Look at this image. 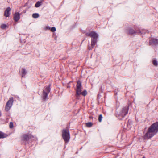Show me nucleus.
Here are the masks:
<instances>
[{"label":"nucleus","instance_id":"nucleus-1","mask_svg":"<svg viewBox=\"0 0 158 158\" xmlns=\"http://www.w3.org/2000/svg\"><path fill=\"white\" fill-rule=\"evenodd\" d=\"M158 132V122L152 124L148 128L147 132L144 135L143 138L144 140L151 138Z\"/></svg>","mask_w":158,"mask_h":158},{"label":"nucleus","instance_id":"nucleus-2","mask_svg":"<svg viewBox=\"0 0 158 158\" xmlns=\"http://www.w3.org/2000/svg\"><path fill=\"white\" fill-rule=\"evenodd\" d=\"M62 137L65 143L68 142L70 137L69 131L68 129H63L62 131Z\"/></svg>","mask_w":158,"mask_h":158},{"label":"nucleus","instance_id":"nucleus-3","mask_svg":"<svg viewBox=\"0 0 158 158\" xmlns=\"http://www.w3.org/2000/svg\"><path fill=\"white\" fill-rule=\"evenodd\" d=\"M128 108L127 107H125L123 108L122 110L118 113L117 116L120 119H122L128 113Z\"/></svg>","mask_w":158,"mask_h":158},{"label":"nucleus","instance_id":"nucleus-4","mask_svg":"<svg viewBox=\"0 0 158 158\" xmlns=\"http://www.w3.org/2000/svg\"><path fill=\"white\" fill-rule=\"evenodd\" d=\"M77 89L76 90V96L78 97L81 93V92L82 89V87L81 85V83L79 81L77 82L76 85Z\"/></svg>","mask_w":158,"mask_h":158},{"label":"nucleus","instance_id":"nucleus-5","mask_svg":"<svg viewBox=\"0 0 158 158\" xmlns=\"http://www.w3.org/2000/svg\"><path fill=\"white\" fill-rule=\"evenodd\" d=\"M13 101L14 98L13 97H11L9 98L6 105L5 110L6 111H8L10 109L13 105Z\"/></svg>","mask_w":158,"mask_h":158},{"label":"nucleus","instance_id":"nucleus-6","mask_svg":"<svg viewBox=\"0 0 158 158\" xmlns=\"http://www.w3.org/2000/svg\"><path fill=\"white\" fill-rule=\"evenodd\" d=\"M50 85L46 87L43 91V97L44 100H46L48 95L50 91Z\"/></svg>","mask_w":158,"mask_h":158},{"label":"nucleus","instance_id":"nucleus-7","mask_svg":"<svg viewBox=\"0 0 158 158\" xmlns=\"http://www.w3.org/2000/svg\"><path fill=\"white\" fill-rule=\"evenodd\" d=\"M86 34L87 36H89L93 38V39H96L98 37V35L94 31L91 32L90 33H87Z\"/></svg>","mask_w":158,"mask_h":158},{"label":"nucleus","instance_id":"nucleus-8","mask_svg":"<svg viewBox=\"0 0 158 158\" xmlns=\"http://www.w3.org/2000/svg\"><path fill=\"white\" fill-rule=\"evenodd\" d=\"M11 9L10 7H7L5 10L4 13V16L6 17H8L10 14Z\"/></svg>","mask_w":158,"mask_h":158},{"label":"nucleus","instance_id":"nucleus-9","mask_svg":"<svg viewBox=\"0 0 158 158\" xmlns=\"http://www.w3.org/2000/svg\"><path fill=\"white\" fill-rule=\"evenodd\" d=\"M150 45H156L158 44V40L156 39L151 38L149 41Z\"/></svg>","mask_w":158,"mask_h":158},{"label":"nucleus","instance_id":"nucleus-10","mask_svg":"<svg viewBox=\"0 0 158 158\" xmlns=\"http://www.w3.org/2000/svg\"><path fill=\"white\" fill-rule=\"evenodd\" d=\"M20 14L18 12H16L14 15L13 18L16 22H17L20 19Z\"/></svg>","mask_w":158,"mask_h":158},{"label":"nucleus","instance_id":"nucleus-11","mask_svg":"<svg viewBox=\"0 0 158 158\" xmlns=\"http://www.w3.org/2000/svg\"><path fill=\"white\" fill-rule=\"evenodd\" d=\"M97 42V39H92L91 40V47H89V49L91 50L95 46Z\"/></svg>","mask_w":158,"mask_h":158},{"label":"nucleus","instance_id":"nucleus-12","mask_svg":"<svg viewBox=\"0 0 158 158\" xmlns=\"http://www.w3.org/2000/svg\"><path fill=\"white\" fill-rule=\"evenodd\" d=\"M29 135H23V140L24 141H27L29 139Z\"/></svg>","mask_w":158,"mask_h":158},{"label":"nucleus","instance_id":"nucleus-13","mask_svg":"<svg viewBox=\"0 0 158 158\" xmlns=\"http://www.w3.org/2000/svg\"><path fill=\"white\" fill-rule=\"evenodd\" d=\"M42 1H38L36 3L35 5V7L36 8L39 7H40L41 5H42Z\"/></svg>","mask_w":158,"mask_h":158},{"label":"nucleus","instance_id":"nucleus-14","mask_svg":"<svg viewBox=\"0 0 158 158\" xmlns=\"http://www.w3.org/2000/svg\"><path fill=\"white\" fill-rule=\"evenodd\" d=\"M21 73L22 74V77H23V76H25L27 73L26 70L24 68L22 69Z\"/></svg>","mask_w":158,"mask_h":158},{"label":"nucleus","instance_id":"nucleus-15","mask_svg":"<svg viewBox=\"0 0 158 158\" xmlns=\"http://www.w3.org/2000/svg\"><path fill=\"white\" fill-rule=\"evenodd\" d=\"M6 137V135L0 131V139L5 138Z\"/></svg>","mask_w":158,"mask_h":158},{"label":"nucleus","instance_id":"nucleus-16","mask_svg":"<svg viewBox=\"0 0 158 158\" xmlns=\"http://www.w3.org/2000/svg\"><path fill=\"white\" fill-rule=\"evenodd\" d=\"M32 16L33 18H37L39 17V15L38 13H34L32 14Z\"/></svg>","mask_w":158,"mask_h":158},{"label":"nucleus","instance_id":"nucleus-17","mask_svg":"<svg viewBox=\"0 0 158 158\" xmlns=\"http://www.w3.org/2000/svg\"><path fill=\"white\" fill-rule=\"evenodd\" d=\"M135 32L133 29H131L129 30V33L131 34H133L135 33Z\"/></svg>","mask_w":158,"mask_h":158},{"label":"nucleus","instance_id":"nucleus-18","mask_svg":"<svg viewBox=\"0 0 158 158\" xmlns=\"http://www.w3.org/2000/svg\"><path fill=\"white\" fill-rule=\"evenodd\" d=\"M87 94V92L86 91V90H84L82 92H81V94L84 96H85Z\"/></svg>","mask_w":158,"mask_h":158},{"label":"nucleus","instance_id":"nucleus-19","mask_svg":"<svg viewBox=\"0 0 158 158\" xmlns=\"http://www.w3.org/2000/svg\"><path fill=\"white\" fill-rule=\"evenodd\" d=\"M92 123L91 122H89L86 123V126L87 127H90L92 126Z\"/></svg>","mask_w":158,"mask_h":158},{"label":"nucleus","instance_id":"nucleus-20","mask_svg":"<svg viewBox=\"0 0 158 158\" xmlns=\"http://www.w3.org/2000/svg\"><path fill=\"white\" fill-rule=\"evenodd\" d=\"M153 64L155 66H157V62L155 60H153Z\"/></svg>","mask_w":158,"mask_h":158},{"label":"nucleus","instance_id":"nucleus-21","mask_svg":"<svg viewBox=\"0 0 158 158\" xmlns=\"http://www.w3.org/2000/svg\"><path fill=\"white\" fill-rule=\"evenodd\" d=\"M7 27V25L5 24H3L1 25V28L2 29H5Z\"/></svg>","mask_w":158,"mask_h":158},{"label":"nucleus","instance_id":"nucleus-22","mask_svg":"<svg viewBox=\"0 0 158 158\" xmlns=\"http://www.w3.org/2000/svg\"><path fill=\"white\" fill-rule=\"evenodd\" d=\"M102 117L101 114H100L99 115L98 121L99 122H101L102 121Z\"/></svg>","mask_w":158,"mask_h":158},{"label":"nucleus","instance_id":"nucleus-23","mask_svg":"<svg viewBox=\"0 0 158 158\" xmlns=\"http://www.w3.org/2000/svg\"><path fill=\"white\" fill-rule=\"evenodd\" d=\"M56 30V29L55 27H52L51 28V31L52 32L55 31Z\"/></svg>","mask_w":158,"mask_h":158},{"label":"nucleus","instance_id":"nucleus-24","mask_svg":"<svg viewBox=\"0 0 158 158\" xmlns=\"http://www.w3.org/2000/svg\"><path fill=\"white\" fill-rule=\"evenodd\" d=\"M13 123L12 122H10V123L9 124V127L10 128H13Z\"/></svg>","mask_w":158,"mask_h":158},{"label":"nucleus","instance_id":"nucleus-25","mask_svg":"<svg viewBox=\"0 0 158 158\" xmlns=\"http://www.w3.org/2000/svg\"><path fill=\"white\" fill-rule=\"evenodd\" d=\"M46 29L50 30V29H51V28H50V27L47 26L46 27Z\"/></svg>","mask_w":158,"mask_h":158},{"label":"nucleus","instance_id":"nucleus-26","mask_svg":"<svg viewBox=\"0 0 158 158\" xmlns=\"http://www.w3.org/2000/svg\"><path fill=\"white\" fill-rule=\"evenodd\" d=\"M140 32L141 33V34L144 33L143 32Z\"/></svg>","mask_w":158,"mask_h":158},{"label":"nucleus","instance_id":"nucleus-27","mask_svg":"<svg viewBox=\"0 0 158 158\" xmlns=\"http://www.w3.org/2000/svg\"><path fill=\"white\" fill-rule=\"evenodd\" d=\"M1 112L0 111V117H1Z\"/></svg>","mask_w":158,"mask_h":158},{"label":"nucleus","instance_id":"nucleus-28","mask_svg":"<svg viewBox=\"0 0 158 158\" xmlns=\"http://www.w3.org/2000/svg\"><path fill=\"white\" fill-rule=\"evenodd\" d=\"M142 158H145L144 156H143Z\"/></svg>","mask_w":158,"mask_h":158}]
</instances>
